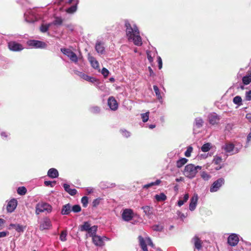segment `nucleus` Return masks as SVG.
<instances>
[{
	"mask_svg": "<svg viewBox=\"0 0 251 251\" xmlns=\"http://www.w3.org/2000/svg\"><path fill=\"white\" fill-rule=\"evenodd\" d=\"M126 35L129 41H132L134 45L141 46L142 45V40L139 35V31L135 25H131L128 22H126Z\"/></svg>",
	"mask_w": 251,
	"mask_h": 251,
	"instance_id": "obj_1",
	"label": "nucleus"
},
{
	"mask_svg": "<svg viewBox=\"0 0 251 251\" xmlns=\"http://www.w3.org/2000/svg\"><path fill=\"white\" fill-rule=\"evenodd\" d=\"M201 169V167L200 166H195L193 164H189L185 167L183 173L185 176L192 179L196 176L198 172Z\"/></svg>",
	"mask_w": 251,
	"mask_h": 251,
	"instance_id": "obj_2",
	"label": "nucleus"
},
{
	"mask_svg": "<svg viewBox=\"0 0 251 251\" xmlns=\"http://www.w3.org/2000/svg\"><path fill=\"white\" fill-rule=\"evenodd\" d=\"M51 206L47 203H39L37 204L36 206V214H39L40 213L44 212L50 213L51 212Z\"/></svg>",
	"mask_w": 251,
	"mask_h": 251,
	"instance_id": "obj_3",
	"label": "nucleus"
},
{
	"mask_svg": "<svg viewBox=\"0 0 251 251\" xmlns=\"http://www.w3.org/2000/svg\"><path fill=\"white\" fill-rule=\"evenodd\" d=\"M242 145H239V148L234 147V145L231 143H226L223 147V149L226 152L230 154L237 153L242 148Z\"/></svg>",
	"mask_w": 251,
	"mask_h": 251,
	"instance_id": "obj_4",
	"label": "nucleus"
},
{
	"mask_svg": "<svg viewBox=\"0 0 251 251\" xmlns=\"http://www.w3.org/2000/svg\"><path fill=\"white\" fill-rule=\"evenodd\" d=\"M140 245L143 251H148L147 248V245H150L152 247H153V244L149 237H147L144 239L142 236H140L138 237Z\"/></svg>",
	"mask_w": 251,
	"mask_h": 251,
	"instance_id": "obj_5",
	"label": "nucleus"
},
{
	"mask_svg": "<svg viewBox=\"0 0 251 251\" xmlns=\"http://www.w3.org/2000/svg\"><path fill=\"white\" fill-rule=\"evenodd\" d=\"M61 51L62 53L67 55L72 62L75 63L77 62L78 57L75 52L69 49L65 48L61 49Z\"/></svg>",
	"mask_w": 251,
	"mask_h": 251,
	"instance_id": "obj_6",
	"label": "nucleus"
},
{
	"mask_svg": "<svg viewBox=\"0 0 251 251\" xmlns=\"http://www.w3.org/2000/svg\"><path fill=\"white\" fill-rule=\"evenodd\" d=\"M25 20L27 22L32 23L37 20L38 18L33 10H29L25 14Z\"/></svg>",
	"mask_w": 251,
	"mask_h": 251,
	"instance_id": "obj_7",
	"label": "nucleus"
},
{
	"mask_svg": "<svg viewBox=\"0 0 251 251\" xmlns=\"http://www.w3.org/2000/svg\"><path fill=\"white\" fill-rule=\"evenodd\" d=\"M133 215L134 213L132 209L126 208L123 210L122 217L124 221L128 222L132 219Z\"/></svg>",
	"mask_w": 251,
	"mask_h": 251,
	"instance_id": "obj_8",
	"label": "nucleus"
},
{
	"mask_svg": "<svg viewBox=\"0 0 251 251\" xmlns=\"http://www.w3.org/2000/svg\"><path fill=\"white\" fill-rule=\"evenodd\" d=\"M225 182L224 179L220 178L214 181L210 187V191L211 192H215L217 191L219 188L224 184Z\"/></svg>",
	"mask_w": 251,
	"mask_h": 251,
	"instance_id": "obj_9",
	"label": "nucleus"
},
{
	"mask_svg": "<svg viewBox=\"0 0 251 251\" xmlns=\"http://www.w3.org/2000/svg\"><path fill=\"white\" fill-rule=\"evenodd\" d=\"M29 47L35 48H45L47 45L44 42L37 40H29L27 42Z\"/></svg>",
	"mask_w": 251,
	"mask_h": 251,
	"instance_id": "obj_10",
	"label": "nucleus"
},
{
	"mask_svg": "<svg viewBox=\"0 0 251 251\" xmlns=\"http://www.w3.org/2000/svg\"><path fill=\"white\" fill-rule=\"evenodd\" d=\"M51 226V221L48 218H44L40 224V229L41 230L48 229Z\"/></svg>",
	"mask_w": 251,
	"mask_h": 251,
	"instance_id": "obj_11",
	"label": "nucleus"
},
{
	"mask_svg": "<svg viewBox=\"0 0 251 251\" xmlns=\"http://www.w3.org/2000/svg\"><path fill=\"white\" fill-rule=\"evenodd\" d=\"M93 243L97 246H102L104 245V240H108V238L105 236L100 237L98 235H95L92 238Z\"/></svg>",
	"mask_w": 251,
	"mask_h": 251,
	"instance_id": "obj_12",
	"label": "nucleus"
},
{
	"mask_svg": "<svg viewBox=\"0 0 251 251\" xmlns=\"http://www.w3.org/2000/svg\"><path fill=\"white\" fill-rule=\"evenodd\" d=\"M8 48L11 50L14 51H20L24 49L22 45L14 41L9 42Z\"/></svg>",
	"mask_w": 251,
	"mask_h": 251,
	"instance_id": "obj_13",
	"label": "nucleus"
},
{
	"mask_svg": "<svg viewBox=\"0 0 251 251\" xmlns=\"http://www.w3.org/2000/svg\"><path fill=\"white\" fill-rule=\"evenodd\" d=\"M239 242V238L236 234H231L228 238L227 242L231 246H236Z\"/></svg>",
	"mask_w": 251,
	"mask_h": 251,
	"instance_id": "obj_14",
	"label": "nucleus"
},
{
	"mask_svg": "<svg viewBox=\"0 0 251 251\" xmlns=\"http://www.w3.org/2000/svg\"><path fill=\"white\" fill-rule=\"evenodd\" d=\"M108 105L111 110L115 111L118 109V104L113 97H110L108 100Z\"/></svg>",
	"mask_w": 251,
	"mask_h": 251,
	"instance_id": "obj_15",
	"label": "nucleus"
},
{
	"mask_svg": "<svg viewBox=\"0 0 251 251\" xmlns=\"http://www.w3.org/2000/svg\"><path fill=\"white\" fill-rule=\"evenodd\" d=\"M220 117L215 113H211L208 116L209 122L211 125H215L219 123Z\"/></svg>",
	"mask_w": 251,
	"mask_h": 251,
	"instance_id": "obj_16",
	"label": "nucleus"
},
{
	"mask_svg": "<svg viewBox=\"0 0 251 251\" xmlns=\"http://www.w3.org/2000/svg\"><path fill=\"white\" fill-rule=\"evenodd\" d=\"M198 201V196L197 194H195L191 199V202L189 205V209L191 211H193L196 208Z\"/></svg>",
	"mask_w": 251,
	"mask_h": 251,
	"instance_id": "obj_17",
	"label": "nucleus"
},
{
	"mask_svg": "<svg viewBox=\"0 0 251 251\" xmlns=\"http://www.w3.org/2000/svg\"><path fill=\"white\" fill-rule=\"evenodd\" d=\"M17 205V201L16 199H12L10 200L7 204V210L9 212H13L16 208Z\"/></svg>",
	"mask_w": 251,
	"mask_h": 251,
	"instance_id": "obj_18",
	"label": "nucleus"
},
{
	"mask_svg": "<svg viewBox=\"0 0 251 251\" xmlns=\"http://www.w3.org/2000/svg\"><path fill=\"white\" fill-rule=\"evenodd\" d=\"M222 158L218 156H214V159L213 160V163L217 165V167H215V169L217 170H219L222 167Z\"/></svg>",
	"mask_w": 251,
	"mask_h": 251,
	"instance_id": "obj_19",
	"label": "nucleus"
},
{
	"mask_svg": "<svg viewBox=\"0 0 251 251\" xmlns=\"http://www.w3.org/2000/svg\"><path fill=\"white\" fill-rule=\"evenodd\" d=\"M25 226L20 225L19 224H11L8 227V229H11L12 228H14L17 232H23L25 229Z\"/></svg>",
	"mask_w": 251,
	"mask_h": 251,
	"instance_id": "obj_20",
	"label": "nucleus"
},
{
	"mask_svg": "<svg viewBox=\"0 0 251 251\" xmlns=\"http://www.w3.org/2000/svg\"><path fill=\"white\" fill-rule=\"evenodd\" d=\"M59 174L58 171L54 168L50 169L48 172V176L52 178L58 177Z\"/></svg>",
	"mask_w": 251,
	"mask_h": 251,
	"instance_id": "obj_21",
	"label": "nucleus"
},
{
	"mask_svg": "<svg viewBox=\"0 0 251 251\" xmlns=\"http://www.w3.org/2000/svg\"><path fill=\"white\" fill-rule=\"evenodd\" d=\"M88 60L93 68L96 69H99V64L97 60L93 56H89Z\"/></svg>",
	"mask_w": 251,
	"mask_h": 251,
	"instance_id": "obj_22",
	"label": "nucleus"
},
{
	"mask_svg": "<svg viewBox=\"0 0 251 251\" xmlns=\"http://www.w3.org/2000/svg\"><path fill=\"white\" fill-rule=\"evenodd\" d=\"M63 186L65 190L70 195L74 196L76 194L77 191L75 189L71 188L70 185L67 184H64Z\"/></svg>",
	"mask_w": 251,
	"mask_h": 251,
	"instance_id": "obj_23",
	"label": "nucleus"
},
{
	"mask_svg": "<svg viewBox=\"0 0 251 251\" xmlns=\"http://www.w3.org/2000/svg\"><path fill=\"white\" fill-rule=\"evenodd\" d=\"M71 211V206L68 203L63 206L61 214L62 215H68Z\"/></svg>",
	"mask_w": 251,
	"mask_h": 251,
	"instance_id": "obj_24",
	"label": "nucleus"
},
{
	"mask_svg": "<svg viewBox=\"0 0 251 251\" xmlns=\"http://www.w3.org/2000/svg\"><path fill=\"white\" fill-rule=\"evenodd\" d=\"M81 78L85 80H87L88 81H90V82H94V81H95V78L94 77H91L88 75H87L83 73H81V72H78V74H77Z\"/></svg>",
	"mask_w": 251,
	"mask_h": 251,
	"instance_id": "obj_25",
	"label": "nucleus"
},
{
	"mask_svg": "<svg viewBox=\"0 0 251 251\" xmlns=\"http://www.w3.org/2000/svg\"><path fill=\"white\" fill-rule=\"evenodd\" d=\"M95 48H96L97 51L98 53H101V54L103 53V52L104 51V47L103 46V45L102 43H101L100 42L97 43L96 45Z\"/></svg>",
	"mask_w": 251,
	"mask_h": 251,
	"instance_id": "obj_26",
	"label": "nucleus"
},
{
	"mask_svg": "<svg viewBox=\"0 0 251 251\" xmlns=\"http://www.w3.org/2000/svg\"><path fill=\"white\" fill-rule=\"evenodd\" d=\"M97 230V226H91L89 229L87 231L88 234L89 236L93 237L96 235V233Z\"/></svg>",
	"mask_w": 251,
	"mask_h": 251,
	"instance_id": "obj_27",
	"label": "nucleus"
},
{
	"mask_svg": "<svg viewBox=\"0 0 251 251\" xmlns=\"http://www.w3.org/2000/svg\"><path fill=\"white\" fill-rule=\"evenodd\" d=\"M76 4L75 5H73L66 10V12L68 13H73L75 12L77 10V4L78 3L79 0H75Z\"/></svg>",
	"mask_w": 251,
	"mask_h": 251,
	"instance_id": "obj_28",
	"label": "nucleus"
},
{
	"mask_svg": "<svg viewBox=\"0 0 251 251\" xmlns=\"http://www.w3.org/2000/svg\"><path fill=\"white\" fill-rule=\"evenodd\" d=\"M188 161V159L185 158H182L179 159L176 162V166L178 168H181L182 166H183L185 164H186Z\"/></svg>",
	"mask_w": 251,
	"mask_h": 251,
	"instance_id": "obj_29",
	"label": "nucleus"
},
{
	"mask_svg": "<svg viewBox=\"0 0 251 251\" xmlns=\"http://www.w3.org/2000/svg\"><path fill=\"white\" fill-rule=\"evenodd\" d=\"M155 198L157 201H161L166 200L167 197L164 193H160L159 195H156L155 196Z\"/></svg>",
	"mask_w": 251,
	"mask_h": 251,
	"instance_id": "obj_30",
	"label": "nucleus"
},
{
	"mask_svg": "<svg viewBox=\"0 0 251 251\" xmlns=\"http://www.w3.org/2000/svg\"><path fill=\"white\" fill-rule=\"evenodd\" d=\"M243 83L245 85H248L251 82V74L244 76L242 78Z\"/></svg>",
	"mask_w": 251,
	"mask_h": 251,
	"instance_id": "obj_31",
	"label": "nucleus"
},
{
	"mask_svg": "<svg viewBox=\"0 0 251 251\" xmlns=\"http://www.w3.org/2000/svg\"><path fill=\"white\" fill-rule=\"evenodd\" d=\"M201 177L205 181L208 180L211 178V176L205 171H202L201 173Z\"/></svg>",
	"mask_w": 251,
	"mask_h": 251,
	"instance_id": "obj_32",
	"label": "nucleus"
},
{
	"mask_svg": "<svg viewBox=\"0 0 251 251\" xmlns=\"http://www.w3.org/2000/svg\"><path fill=\"white\" fill-rule=\"evenodd\" d=\"M91 227V226L89 223L85 222L83 224V225H81L80 226V230L82 231H87Z\"/></svg>",
	"mask_w": 251,
	"mask_h": 251,
	"instance_id": "obj_33",
	"label": "nucleus"
},
{
	"mask_svg": "<svg viewBox=\"0 0 251 251\" xmlns=\"http://www.w3.org/2000/svg\"><path fill=\"white\" fill-rule=\"evenodd\" d=\"M189 199V195L188 194H186L184 197L183 200H179L178 201L177 204L179 206H181L185 202L187 201V200Z\"/></svg>",
	"mask_w": 251,
	"mask_h": 251,
	"instance_id": "obj_34",
	"label": "nucleus"
},
{
	"mask_svg": "<svg viewBox=\"0 0 251 251\" xmlns=\"http://www.w3.org/2000/svg\"><path fill=\"white\" fill-rule=\"evenodd\" d=\"M147 57H148L149 61L150 62H152L153 61V58L155 55L156 52L151 53V51H147Z\"/></svg>",
	"mask_w": 251,
	"mask_h": 251,
	"instance_id": "obj_35",
	"label": "nucleus"
},
{
	"mask_svg": "<svg viewBox=\"0 0 251 251\" xmlns=\"http://www.w3.org/2000/svg\"><path fill=\"white\" fill-rule=\"evenodd\" d=\"M161 182V181L160 180H157L155 182H151L150 183H149L148 184H146L143 186L144 188L148 189L149 187H151L154 185H159Z\"/></svg>",
	"mask_w": 251,
	"mask_h": 251,
	"instance_id": "obj_36",
	"label": "nucleus"
},
{
	"mask_svg": "<svg viewBox=\"0 0 251 251\" xmlns=\"http://www.w3.org/2000/svg\"><path fill=\"white\" fill-rule=\"evenodd\" d=\"M211 148V144L207 143L206 144H204L201 148V150L203 152H207Z\"/></svg>",
	"mask_w": 251,
	"mask_h": 251,
	"instance_id": "obj_37",
	"label": "nucleus"
},
{
	"mask_svg": "<svg viewBox=\"0 0 251 251\" xmlns=\"http://www.w3.org/2000/svg\"><path fill=\"white\" fill-rule=\"evenodd\" d=\"M153 90L155 93V94H156V96L157 99L159 100H161L162 96L161 95L160 91H159L158 88L157 87V86L156 85H154L153 86Z\"/></svg>",
	"mask_w": 251,
	"mask_h": 251,
	"instance_id": "obj_38",
	"label": "nucleus"
},
{
	"mask_svg": "<svg viewBox=\"0 0 251 251\" xmlns=\"http://www.w3.org/2000/svg\"><path fill=\"white\" fill-rule=\"evenodd\" d=\"M194 243L195 248L199 250L201 248V241L198 238L195 237L194 238Z\"/></svg>",
	"mask_w": 251,
	"mask_h": 251,
	"instance_id": "obj_39",
	"label": "nucleus"
},
{
	"mask_svg": "<svg viewBox=\"0 0 251 251\" xmlns=\"http://www.w3.org/2000/svg\"><path fill=\"white\" fill-rule=\"evenodd\" d=\"M150 112H147L145 113L141 114V118L142 119V121L144 123L147 122L149 120Z\"/></svg>",
	"mask_w": 251,
	"mask_h": 251,
	"instance_id": "obj_40",
	"label": "nucleus"
},
{
	"mask_svg": "<svg viewBox=\"0 0 251 251\" xmlns=\"http://www.w3.org/2000/svg\"><path fill=\"white\" fill-rule=\"evenodd\" d=\"M26 192V189L25 187H19L17 189V193L20 195H24Z\"/></svg>",
	"mask_w": 251,
	"mask_h": 251,
	"instance_id": "obj_41",
	"label": "nucleus"
},
{
	"mask_svg": "<svg viewBox=\"0 0 251 251\" xmlns=\"http://www.w3.org/2000/svg\"><path fill=\"white\" fill-rule=\"evenodd\" d=\"M233 101L235 104L240 105L241 104L242 98L240 96H236L234 98Z\"/></svg>",
	"mask_w": 251,
	"mask_h": 251,
	"instance_id": "obj_42",
	"label": "nucleus"
},
{
	"mask_svg": "<svg viewBox=\"0 0 251 251\" xmlns=\"http://www.w3.org/2000/svg\"><path fill=\"white\" fill-rule=\"evenodd\" d=\"M67 235V232L66 231H63L61 233L60 236V239L62 241H65L67 240L66 237Z\"/></svg>",
	"mask_w": 251,
	"mask_h": 251,
	"instance_id": "obj_43",
	"label": "nucleus"
},
{
	"mask_svg": "<svg viewBox=\"0 0 251 251\" xmlns=\"http://www.w3.org/2000/svg\"><path fill=\"white\" fill-rule=\"evenodd\" d=\"M203 123L202 120L200 118H197L195 120V125L199 127L202 126Z\"/></svg>",
	"mask_w": 251,
	"mask_h": 251,
	"instance_id": "obj_44",
	"label": "nucleus"
},
{
	"mask_svg": "<svg viewBox=\"0 0 251 251\" xmlns=\"http://www.w3.org/2000/svg\"><path fill=\"white\" fill-rule=\"evenodd\" d=\"M192 151H193V148L191 146H189L187 148V150L185 152V155L187 157H190L191 156V154Z\"/></svg>",
	"mask_w": 251,
	"mask_h": 251,
	"instance_id": "obj_45",
	"label": "nucleus"
},
{
	"mask_svg": "<svg viewBox=\"0 0 251 251\" xmlns=\"http://www.w3.org/2000/svg\"><path fill=\"white\" fill-rule=\"evenodd\" d=\"M62 22L63 20L61 18L56 17L53 23L55 25H60L62 24Z\"/></svg>",
	"mask_w": 251,
	"mask_h": 251,
	"instance_id": "obj_46",
	"label": "nucleus"
},
{
	"mask_svg": "<svg viewBox=\"0 0 251 251\" xmlns=\"http://www.w3.org/2000/svg\"><path fill=\"white\" fill-rule=\"evenodd\" d=\"M71 209L74 212H79L81 211V207L79 205H75Z\"/></svg>",
	"mask_w": 251,
	"mask_h": 251,
	"instance_id": "obj_47",
	"label": "nucleus"
},
{
	"mask_svg": "<svg viewBox=\"0 0 251 251\" xmlns=\"http://www.w3.org/2000/svg\"><path fill=\"white\" fill-rule=\"evenodd\" d=\"M88 198L86 196H84L81 199V202L84 207H86L88 204Z\"/></svg>",
	"mask_w": 251,
	"mask_h": 251,
	"instance_id": "obj_48",
	"label": "nucleus"
},
{
	"mask_svg": "<svg viewBox=\"0 0 251 251\" xmlns=\"http://www.w3.org/2000/svg\"><path fill=\"white\" fill-rule=\"evenodd\" d=\"M101 200V199L100 198L94 200L93 201V206L95 207L98 206L100 204Z\"/></svg>",
	"mask_w": 251,
	"mask_h": 251,
	"instance_id": "obj_49",
	"label": "nucleus"
},
{
	"mask_svg": "<svg viewBox=\"0 0 251 251\" xmlns=\"http://www.w3.org/2000/svg\"><path fill=\"white\" fill-rule=\"evenodd\" d=\"M50 25H42L40 28L41 31L43 32H46L49 29Z\"/></svg>",
	"mask_w": 251,
	"mask_h": 251,
	"instance_id": "obj_50",
	"label": "nucleus"
},
{
	"mask_svg": "<svg viewBox=\"0 0 251 251\" xmlns=\"http://www.w3.org/2000/svg\"><path fill=\"white\" fill-rule=\"evenodd\" d=\"M91 111L94 113H99L100 111V108L98 106H94L92 107Z\"/></svg>",
	"mask_w": 251,
	"mask_h": 251,
	"instance_id": "obj_51",
	"label": "nucleus"
},
{
	"mask_svg": "<svg viewBox=\"0 0 251 251\" xmlns=\"http://www.w3.org/2000/svg\"><path fill=\"white\" fill-rule=\"evenodd\" d=\"M153 229L155 231H161L163 229V226L161 225H155L153 227Z\"/></svg>",
	"mask_w": 251,
	"mask_h": 251,
	"instance_id": "obj_52",
	"label": "nucleus"
},
{
	"mask_svg": "<svg viewBox=\"0 0 251 251\" xmlns=\"http://www.w3.org/2000/svg\"><path fill=\"white\" fill-rule=\"evenodd\" d=\"M157 62L158 63V68L160 70L162 68V61L161 58L159 56L157 57Z\"/></svg>",
	"mask_w": 251,
	"mask_h": 251,
	"instance_id": "obj_53",
	"label": "nucleus"
},
{
	"mask_svg": "<svg viewBox=\"0 0 251 251\" xmlns=\"http://www.w3.org/2000/svg\"><path fill=\"white\" fill-rule=\"evenodd\" d=\"M101 74L104 75V76L106 77L109 74V71L106 68H103L101 70Z\"/></svg>",
	"mask_w": 251,
	"mask_h": 251,
	"instance_id": "obj_54",
	"label": "nucleus"
},
{
	"mask_svg": "<svg viewBox=\"0 0 251 251\" xmlns=\"http://www.w3.org/2000/svg\"><path fill=\"white\" fill-rule=\"evenodd\" d=\"M121 132L122 135L126 137H128L130 136L129 132L126 131V130H122Z\"/></svg>",
	"mask_w": 251,
	"mask_h": 251,
	"instance_id": "obj_55",
	"label": "nucleus"
},
{
	"mask_svg": "<svg viewBox=\"0 0 251 251\" xmlns=\"http://www.w3.org/2000/svg\"><path fill=\"white\" fill-rule=\"evenodd\" d=\"M246 100H251V90L246 92Z\"/></svg>",
	"mask_w": 251,
	"mask_h": 251,
	"instance_id": "obj_56",
	"label": "nucleus"
},
{
	"mask_svg": "<svg viewBox=\"0 0 251 251\" xmlns=\"http://www.w3.org/2000/svg\"><path fill=\"white\" fill-rule=\"evenodd\" d=\"M86 191L87 192V194H90L94 192V189L91 187H88L86 188L85 189Z\"/></svg>",
	"mask_w": 251,
	"mask_h": 251,
	"instance_id": "obj_57",
	"label": "nucleus"
},
{
	"mask_svg": "<svg viewBox=\"0 0 251 251\" xmlns=\"http://www.w3.org/2000/svg\"><path fill=\"white\" fill-rule=\"evenodd\" d=\"M54 183H55V182H51V181H45V184L46 186L50 185L51 187H52L53 186L52 185V184H54Z\"/></svg>",
	"mask_w": 251,
	"mask_h": 251,
	"instance_id": "obj_58",
	"label": "nucleus"
},
{
	"mask_svg": "<svg viewBox=\"0 0 251 251\" xmlns=\"http://www.w3.org/2000/svg\"><path fill=\"white\" fill-rule=\"evenodd\" d=\"M8 234V232H6V231L0 232V238L5 237L7 236V235Z\"/></svg>",
	"mask_w": 251,
	"mask_h": 251,
	"instance_id": "obj_59",
	"label": "nucleus"
},
{
	"mask_svg": "<svg viewBox=\"0 0 251 251\" xmlns=\"http://www.w3.org/2000/svg\"><path fill=\"white\" fill-rule=\"evenodd\" d=\"M246 118L248 120V121L251 122V113H248L246 115Z\"/></svg>",
	"mask_w": 251,
	"mask_h": 251,
	"instance_id": "obj_60",
	"label": "nucleus"
},
{
	"mask_svg": "<svg viewBox=\"0 0 251 251\" xmlns=\"http://www.w3.org/2000/svg\"><path fill=\"white\" fill-rule=\"evenodd\" d=\"M143 209H144V211H145V212H147V211H149V210H150V207H149V206H147L144 207H143Z\"/></svg>",
	"mask_w": 251,
	"mask_h": 251,
	"instance_id": "obj_61",
	"label": "nucleus"
},
{
	"mask_svg": "<svg viewBox=\"0 0 251 251\" xmlns=\"http://www.w3.org/2000/svg\"><path fill=\"white\" fill-rule=\"evenodd\" d=\"M148 69H149V70L150 71V75H153V72L152 70L151 69V68L150 67H149L148 68Z\"/></svg>",
	"mask_w": 251,
	"mask_h": 251,
	"instance_id": "obj_62",
	"label": "nucleus"
},
{
	"mask_svg": "<svg viewBox=\"0 0 251 251\" xmlns=\"http://www.w3.org/2000/svg\"><path fill=\"white\" fill-rule=\"evenodd\" d=\"M4 220L2 219H0V226L4 223Z\"/></svg>",
	"mask_w": 251,
	"mask_h": 251,
	"instance_id": "obj_63",
	"label": "nucleus"
},
{
	"mask_svg": "<svg viewBox=\"0 0 251 251\" xmlns=\"http://www.w3.org/2000/svg\"><path fill=\"white\" fill-rule=\"evenodd\" d=\"M1 135L2 137H6L7 136V135H6V133L5 132H2L1 133Z\"/></svg>",
	"mask_w": 251,
	"mask_h": 251,
	"instance_id": "obj_64",
	"label": "nucleus"
}]
</instances>
